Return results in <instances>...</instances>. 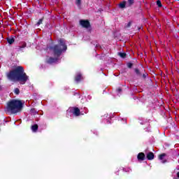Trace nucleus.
<instances>
[{"label":"nucleus","mask_w":179,"mask_h":179,"mask_svg":"<svg viewBox=\"0 0 179 179\" xmlns=\"http://www.w3.org/2000/svg\"><path fill=\"white\" fill-rule=\"evenodd\" d=\"M6 76L12 82H19L20 85H26L29 80V76L24 72V68L17 66L15 69L7 73Z\"/></svg>","instance_id":"obj_1"},{"label":"nucleus","mask_w":179,"mask_h":179,"mask_svg":"<svg viewBox=\"0 0 179 179\" xmlns=\"http://www.w3.org/2000/svg\"><path fill=\"white\" fill-rule=\"evenodd\" d=\"M22 108H23V103L20 100L12 99L7 103L6 110L8 113L16 114L19 113V111H22Z\"/></svg>","instance_id":"obj_2"},{"label":"nucleus","mask_w":179,"mask_h":179,"mask_svg":"<svg viewBox=\"0 0 179 179\" xmlns=\"http://www.w3.org/2000/svg\"><path fill=\"white\" fill-rule=\"evenodd\" d=\"M49 50L53 51L55 57H61L63 51H66L68 47L65 44V41L64 39H60L59 41V44L55 45L54 46H50Z\"/></svg>","instance_id":"obj_3"},{"label":"nucleus","mask_w":179,"mask_h":179,"mask_svg":"<svg viewBox=\"0 0 179 179\" xmlns=\"http://www.w3.org/2000/svg\"><path fill=\"white\" fill-rule=\"evenodd\" d=\"M80 24L85 29H89L91 27L90 22L87 20H80Z\"/></svg>","instance_id":"obj_4"},{"label":"nucleus","mask_w":179,"mask_h":179,"mask_svg":"<svg viewBox=\"0 0 179 179\" xmlns=\"http://www.w3.org/2000/svg\"><path fill=\"white\" fill-rule=\"evenodd\" d=\"M137 159L138 162H143L146 159V157L145 155V153L143 152H139L137 155Z\"/></svg>","instance_id":"obj_5"},{"label":"nucleus","mask_w":179,"mask_h":179,"mask_svg":"<svg viewBox=\"0 0 179 179\" xmlns=\"http://www.w3.org/2000/svg\"><path fill=\"white\" fill-rule=\"evenodd\" d=\"M73 114L76 117H79V115H80V109L78 107H74Z\"/></svg>","instance_id":"obj_6"},{"label":"nucleus","mask_w":179,"mask_h":179,"mask_svg":"<svg viewBox=\"0 0 179 179\" xmlns=\"http://www.w3.org/2000/svg\"><path fill=\"white\" fill-rule=\"evenodd\" d=\"M146 157L148 160H153L155 159V154L152 152H150L147 154Z\"/></svg>","instance_id":"obj_7"},{"label":"nucleus","mask_w":179,"mask_h":179,"mask_svg":"<svg viewBox=\"0 0 179 179\" xmlns=\"http://www.w3.org/2000/svg\"><path fill=\"white\" fill-rule=\"evenodd\" d=\"M118 6L120 9H125V8H127V1H123L122 2H120L119 4H118Z\"/></svg>","instance_id":"obj_8"},{"label":"nucleus","mask_w":179,"mask_h":179,"mask_svg":"<svg viewBox=\"0 0 179 179\" xmlns=\"http://www.w3.org/2000/svg\"><path fill=\"white\" fill-rule=\"evenodd\" d=\"M83 79V77H82L81 73H78L75 77L76 82H80Z\"/></svg>","instance_id":"obj_9"},{"label":"nucleus","mask_w":179,"mask_h":179,"mask_svg":"<svg viewBox=\"0 0 179 179\" xmlns=\"http://www.w3.org/2000/svg\"><path fill=\"white\" fill-rule=\"evenodd\" d=\"M7 42L8 44L12 45L15 43V38L13 37H8L6 38Z\"/></svg>","instance_id":"obj_10"},{"label":"nucleus","mask_w":179,"mask_h":179,"mask_svg":"<svg viewBox=\"0 0 179 179\" xmlns=\"http://www.w3.org/2000/svg\"><path fill=\"white\" fill-rule=\"evenodd\" d=\"M54 62H57V59H55L54 57H50L47 60V64H54Z\"/></svg>","instance_id":"obj_11"},{"label":"nucleus","mask_w":179,"mask_h":179,"mask_svg":"<svg viewBox=\"0 0 179 179\" xmlns=\"http://www.w3.org/2000/svg\"><path fill=\"white\" fill-rule=\"evenodd\" d=\"M134 71H135L136 75H137L140 78H141V76H142V71H141L139 70V69H138V68L134 69Z\"/></svg>","instance_id":"obj_12"},{"label":"nucleus","mask_w":179,"mask_h":179,"mask_svg":"<svg viewBox=\"0 0 179 179\" xmlns=\"http://www.w3.org/2000/svg\"><path fill=\"white\" fill-rule=\"evenodd\" d=\"M134 3H135V0H127V6L131 7L132 5H134Z\"/></svg>","instance_id":"obj_13"},{"label":"nucleus","mask_w":179,"mask_h":179,"mask_svg":"<svg viewBox=\"0 0 179 179\" xmlns=\"http://www.w3.org/2000/svg\"><path fill=\"white\" fill-rule=\"evenodd\" d=\"M31 129L34 132H37L38 129V125L37 124H34L32 127H31Z\"/></svg>","instance_id":"obj_14"},{"label":"nucleus","mask_w":179,"mask_h":179,"mask_svg":"<svg viewBox=\"0 0 179 179\" xmlns=\"http://www.w3.org/2000/svg\"><path fill=\"white\" fill-rule=\"evenodd\" d=\"M166 156H167V155L166 153H162L159 155L158 159L159 160H163L164 159V157H166Z\"/></svg>","instance_id":"obj_15"},{"label":"nucleus","mask_w":179,"mask_h":179,"mask_svg":"<svg viewBox=\"0 0 179 179\" xmlns=\"http://www.w3.org/2000/svg\"><path fill=\"white\" fill-rule=\"evenodd\" d=\"M118 55H120L121 58H126L127 53H125V52H118Z\"/></svg>","instance_id":"obj_16"},{"label":"nucleus","mask_w":179,"mask_h":179,"mask_svg":"<svg viewBox=\"0 0 179 179\" xmlns=\"http://www.w3.org/2000/svg\"><path fill=\"white\" fill-rule=\"evenodd\" d=\"M157 5L158 8H162V6H163V5L162 4V1L160 0L157 1Z\"/></svg>","instance_id":"obj_17"},{"label":"nucleus","mask_w":179,"mask_h":179,"mask_svg":"<svg viewBox=\"0 0 179 179\" xmlns=\"http://www.w3.org/2000/svg\"><path fill=\"white\" fill-rule=\"evenodd\" d=\"M76 4L77 5V6H80V5H82V0H76Z\"/></svg>","instance_id":"obj_18"},{"label":"nucleus","mask_w":179,"mask_h":179,"mask_svg":"<svg viewBox=\"0 0 179 179\" xmlns=\"http://www.w3.org/2000/svg\"><path fill=\"white\" fill-rule=\"evenodd\" d=\"M20 47H21L22 48H26V47H27V43H26V42H22V45H20Z\"/></svg>","instance_id":"obj_19"},{"label":"nucleus","mask_w":179,"mask_h":179,"mask_svg":"<svg viewBox=\"0 0 179 179\" xmlns=\"http://www.w3.org/2000/svg\"><path fill=\"white\" fill-rule=\"evenodd\" d=\"M14 93L15 94H19L20 93V90H19V88H15L14 90Z\"/></svg>","instance_id":"obj_20"},{"label":"nucleus","mask_w":179,"mask_h":179,"mask_svg":"<svg viewBox=\"0 0 179 179\" xmlns=\"http://www.w3.org/2000/svg\"><path fill=\"white\" fill-rule=\"evenodd\" d=\"M141 76L143 79H146V78L148 77V73L146 72L143 73V75L141 74Z\"/></svg>","instance_id":"obj_21"},{"label":"nucleus","mask_w":179,"mask_h":179,"mask_svg":"<svg viewBox=\"0 0 179 179\" xmlns=\"http://www.w3.org/2000/svg\"><path fill=\"white\" fill-rule=\"evenodd\" d=\"M43 24V19H40L36 23L37 26H40V24Z\"/></svg>","instance_id":"obj_22"},{"label":"nucleus","mask_w":179,"mask_h":179,"mask_svg":"<svg viewBox=\"0 0 179 179\" xmlns=\"http://www.w3.org/2000/svg\"><path fill=\"white\" fill-rule=\"evenodd\" d=\"M133 66H134V64H132L131 62L127 63L128 68L131 69V68H132Z\"/></svg>","instance_id":"obj_23"},{"label":"nucleus","mask_w":179,"mask_h":179,"mask_svg":"<svg viewBox=\"0 0 179 179\" xmlns=\"http://www.w3.org/2000/svg\"><path fill=\"white\" fill-rule=\"evenodd\" d=\"M23 48H22V47H20V46H18V48H17V51H21L22 52H23V50H22Z\"/></svg>","instance_id":"obj_24"},{"label":"nucleus","mask_w":179,"mask_h":179,"mask_svg":"<svg viewBox=\"0 0 179 179\" xmlns=\"http://www.w3.org/2000/svg\"><path fill=\"white\" fill-rule=\"evenodd\" d=\"M131 24H132V22H131V21L129 22L127 25V27H131Z\"/></svg>","instance_id":"obj_25"},{"label":"nucleus","mask_w":179,"mask_h":179,"mask_svg":"<svg viewBox=\"0 0 179 179\" xmlns=\"http://www.w3.org/2000/svg\"><path fill=\"white\" fill-rule=\"evenodd\" d=\"M117 92H118V93H121V92H122V89H121V87H119L117 89Z\"/></svg>","instance_id":"obj_26"},{"label":"nucleus","mask_w":179,"mask_h":179,"mask_svg":"<svg viewBox=\"0 0 179 179\" xmlns=\"http://www.w3.org/2000/svg\"><path fill=\"white\" fill-rule=\"evenodd\" d=\"M140 124H141V125H145V122H140Z\"/></svg>","instance_id":"obj_27"},{"label":"nucleus","mask_w":179,"mask_h":179,"mask_svg":"<svg viewBox=\"0 0 179 179\" xmlns=\"http://www.w3.org/2000/svg\"><path fill=\"white\" fill-rule=\"evenodd\" d=\"M167 162V160H164L163 162H162V163H166Z\"/></svg>","instance_id":"obj_28"},{"label":"nucleus","mask_w":179,"mask_h":179,"mask_svg":"<svg viewBox=\"0 0 179 179\" xmlns=\"http://www.w3.org/2000/svg\"><path fill=\"white\" fill-rule=\"evenodd\" d=\"M177 177L179 178V172L177 173Z\"/></svg>","instance_id":"obj_29"}]
</instances>
